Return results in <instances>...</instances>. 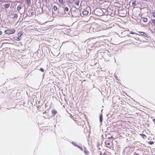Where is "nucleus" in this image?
I'll list each match as a JSON object with an SVG mask.
<instances>
[{
  "label": "nucleus",
  "mask_w": 155,
  "mask_h": 155,
  "mask_svg": "<svg viewBox=\"0 0 155 155\" xmlns=\"http://www.w3.org/2000/svg\"><path fill=\"white\" fill-rule=\"evenodd\" d=\"M105 144L106 147L110 149H112L113 148V144L112 142L110 140L106 141Z\"/></svg>",
  "instance_id": "1"
},
{
  "label": "nucleus",
  "mask_w": 155,
  "mask_h": 155,
  "mask_svg": "<svg viewBox=\"0 0 155 155\" xmlns=\"http://www.w3.org/2000/svg\"><path fill=\"white\" fill-rule=\"evenodd\" d=\"M15 31V30L14 29H8L5 30V33L7 34H12L14 33Z\"/></svg>",
  "instance_id": "2"
},
{
  "label": "nucleus",
  "mask_w": 155,
  "mask_h": 155,
  "mask_svg": "<svg viewBox=\"0 0 155 155\" xmlns=\"http://www.w3.org/2000/svg\"><path fill=\"white\" fill-rule=\"evenodd\" d=\"M76 123L78 125H79L82 127H83L85 124L84 121L81 119H79L78 120H76Z\"/></svg>",
  "instance_id": "3"
},
{
  "label": "nucleus",
  "mask_w": 155,
  "mask_h": 155,
  "mask_svg": "<svg viewBox=\"0 0 155 155\" xmlns=\"http://www.w3.org/2000/svg\"><path fill=\"white\" fill-rule=\"evenodd\" d=\"M88 11L86 10H84L82 14L83 15L86 16L88 15Z\"/></svg>",
  "instance_id": "4"
},
{
  "label": "nucleus",
  "mask_w": 155,
  "mask_h": 155,
  "mask_svg": "<svg viewBox=\"0 0 155 155\" xmlns=\"http://www.w3.org/2000/svg\"><path fill=\"white\" fill-rule=\"evenodd\" d=\"M139 34L145 37H146L147 36L146 34L143 32H139Z\"/></svg>",
  "instance_id": "5"
},
{
  "label": "nucleus",
  "mask_w": 155,
  "mask_h": 155,
  "mask_svg": "<svg viewBox=\"0 0 155 155\" xmlns=\"http://www.w3.org/2000/svg\"><path fill=\"white\" fill-rule=\"evenodd\" d=\"M51 112L53 116H54L57 113V111L55 110H52Z\"/></svg>",
  "instance_id": "6"
},
{
  "label": "nucleus",
  "mask_w": 155,
  "mask_h": 155,
  "mask_svg": "<svg viewBox=\"0 0 155 155\" xmlns=\"http://www.w3.org/2000/svg\"><path fill=\"white\" fill-rule=\"evenodd\" d=\"M75 4L77 6H79V0H76L75 2Z\"/></svg>",
  "instance_id": "7"
},
{
  "label": "nucleus",
  "mask_w": 155,
  "mask_h": 155,
  "mask_svg": "<svg viewBox=\"0 0 155 155\" xmlns=\"http://www.w3.org/2000/svg\"><path fill=\"white\" fill-rule=\"evenodd\" d=\"M22 35V33L21 31H20L18 32V36L19 38Z\"/></svg>",
  "instance_id": "8"
},
{
  "label": "nucleus",
  "mask_w": 155,
  "mask_h": 155,
  "mask_svg": "<svg viewBox=\"0 0 155 155\" xmlns=\"http://www.w3.org/2000/svg\"><path fill=\"white\" fill-rule=\"evenodd\" d=\"M14 39L16 41H19L20 40L19 38L18 37H15L14 38Z\"/></svg>",
  "instance_id": "9"
},
{
  "label": "nucleus",
  "mask_w": 155,
  "mask_h": 155,
  "mask_svg": "<svg viewBox=\"0 0 155 155\" xmlns=\"http://www.w3.org/2000/svg\"><path fill=\"white\" fill-rule=\"evenodd\" d=\"M143 21L144 22H146L147 21V18L145 17H143Z\"/></svg>",
  "instance_id": "10"
},
{
  "label": "nucleus",
  "mask_w": 155,
  "mask_h": 155,
  "mask_svg": "<svg viewBox=\"0 0 155 155\" xmlns=\"http://www.w3.org/2000/svg\"><path fill=\"white\" fill-rule=\"evenodd\" d=\"M27 4L29 5L31 4V2L30 0H26Z\"/></svg>",
  "instance_id": "11"
},
{
  "label": "nucleus",
  "mask_w": 155,
  "mask_h": 155,
  "mask_svg": "<svg viewBox=\"0 0 155 155\" xmlns=\"http://www.w3.org/2000/svg\"><path fill=\"white\" fill-rule=\"evenodd\" d=\"M58 2L61 5H63V4L64 2L63 0H58Z\"/></svg>",
  "instance_id": "12"
},
{
  "label": "nucleus",
  "mask_w": 155,
  "mask_h": 155,
  "mask_svg": "<svg viewBox=\"0 0 155 155\" xmlns=\"http://www.w3.org/2000/svg\"><path fill=\"white\" fill-rule=\"evenodd\" d=\"M10 5L9 3H7L5 4V8H8L10 6Z\"/></svg>",
  "instance_id": "13"
},
{
  "label": "nucleus",
  "mask_w": 155,
  "mask_h": 155,
  "mask_svg": "<svg viewBox=\"0 0 155 155\" xmlns=\"http://www.w3.org/2000/svg\"><path fill=\"white\" fill-rule=\"evenodd\" d=\"M74 0H68V2L69 3H72L74 2Z\"/></svg>",
  "instance_id": "14"
},
{
  "label": "nucleus",
  "mask_w": 155,
  "mask_h": 155,
  "mask_svg": "<svg viewBox=\"0 0 155 155\" xmlns=\"http://www.w3.org/2000/svg\"><path fill=\"white\" fill-rule=\"evenodd\" d=\"M100 120L101 122H102L103 120L102 115V114L100 116Z\"/></svg>",
  "instance_id": "15"
},
{
  "label": "nucleus",
  "mask_w": 155,
  "mask_h": 155,
  "mask_svg": "<svg viewBox=\"0 0 155 155\" xmlns=\"http://www.w3.org/2000/svg\"><path fill=\"white\" fill-rule=\"evenodd\" d=\"M152 15L153 17L155 18V10H153L152 11Z\"/></svg>",
  "instance_id": "16"
},
{
  "label": "nucleus",
  "mask_w": 155,
  "mask_h": 155,
  "mask_svg": "<svg viewBox=\"0 0 155 155\" xmlns=\"http://www.w3.org/2000/svg\"><path fill=\"white\" fill-rule=\"evenodd\" d=\"M141 135L142 137L144 139H145L147 137L146 135L144 134H141Z\"/></svg>",
  "instance_id": "17"
},
{
  "label": "nucleus",
  "mask_w": 155,
  "mask_h": 155,
  "mask_svg": "<svg viewBox=\"0 0 155 155\" xmlns=\"http://www.w3.org/2000/svg\"><path fill=\"white\" fill-rule=\"evenodd\" d=\"M152 24H153V25H155V19H153L152 20Z\"/></svg>",
  "instance_id": "18"
},
{
  "label": "nucleus",
  "mask_w": 155,
  "mask_h": 155,
  "mask_svg": "<svg viewBox=\"0 0 155 155\" xmlns=\"http://www.w3.org/2000/svg\"><path fill=\"white\" fill-rule=\"evenodd\" d=\"M148 144H149L150 145H152L153 144L154 142L153 141H150L148 142Z\"/></svg>",
  "instance_id": "19"
},
{
  "label": "nucleus",
  "mask_w": 155,
  "mask_h": 155,
  "mask_svg": "<svg viewBox=\"0 0 155 155\" xmlns=\"http://www.w3.org/2000/svg\"><path fill=\"white\" fill-rule=\"evenodd\" d=\"M53 9H54V11H56L57 10V6H54Z\"/></svg>",
  "instance_id": "20"
},
{
  "label": "nucleus",
  "mask_w": 155,
  "mask_h": 155,
  "mask_svg": "<svg viewBox=\"0 0 155 155\" xmlns=\"http://www.w3.org/2000/svg\"><path fill=\"white\" fill-rule=\"evenodd\" d=\"M64 10L65 11H66V12H68V8L67 7H66L64 8Z\"/></svg>",
  "instance_id": "21"
},
{
  "label": "nucleus",
  "mask_w": 155,
  "mask_h": 155,
  "mask_svg": "<svg viewBox=\"0 0 155 155\" xmlns=\"http://www.w3.org/2000/svg\"><path fill=\"white\" fill-rule=\"evenodd\" d=\"M84 152L86 154H87L89 153V152L86 150H84Z\"/></svg>",
  "instance_id": "22"
},
{
  "label": "nucleus",
  "mask_w": 155,
  "mask_h": 155,
  "mask_svg": "<svg viewBox=\"0 0 155 155\" xmlns=\"http://www.w3.org/2000/svg\"><path fill=\"white\" fill-rule=\"evenodd\" d=\"M14 18H17L18 17V15L17 14H14Z\"/></svg>",
  "instance_id": "23"
},
{
  "label": "nucleus",
  "mask_w": 155,
  "mask_h": 155,
  "mask_svg": "<svg viewBox=\"0 0 155 155\" xmlns=\"http://www.w3.org/2000/svg\"><path fill=\"white\" fill-rule=\"evenodd\" d=\"M41 71L43 72L44 71V70L42 68H40V70Z\"/></svg>",
  "instance_id": "24"
},
{
  "label": "nucleus",
  "mask_w": 155,
  "mask_h": 155,
  "mask_svg": "<svg viewBox=\"0 0 155 155\" xmlns=\"http://www.w3.org/2000/svg\"><path fill=\"white\" fill-rule=\"evenodd\" d=\"M130 34H135V33H134V32H132V31H131V32H130Z\"/></svg>",
  "instance_id": "25"
},
{
  "label": "nucleus",
  "mask_w": 155,
  "mask_h": 155,
  "mask_svg": "<svg viewBox=\"0 0 155 155\" xmlns=\"http://www.w3.org/2000/svg\"><path fill=\"white\" fill-rule=\"evenodd\" d=\"M152 120L154 123V124H155V119H153Z\"/></svg>",
  "instance_id": "26"
},
{
  "label": "nucleus",
  "mask_w": 155,
  "mask_h": 155,
  "mask_svg": "<svg viewBox=\"0 0 155 155\" xmlns=\"http://www.w3.org/2000/svg\"><path fill=\"white\" fill-rule=\"evenodd\" d=\"M2 34V31H0V35H1Z\"/></svg>",
  "instance_id": "27"
},
{
  "label": "nucleus",
  "mask_w": 155,
  "mask_h": 155,
  "mask_svg": "<svg viewBox=\"0 0 155 155\" xmlns=\"http://www.w3.org/2000/svg\"><path fill=\"white\" fill-rule=\"evenodd\" d=\"M136 155H139L138 153H136Z\"/></svg>",
  "instance_id": "28"
},
{
  "label": "nucleus",
  "mask_w": 155,
  "mask_h": 155,
  "mask_svg": "<svg viewBox=\"0 0 155 155\" xmlns=\"http://www.w3.org/2000/svg\"><path fill=\"white\" fill-rule=\"evenodd\" d=\"M112 138V136H111V137H109V138Z\"/></svg>",
  "instance_id": "29"
},
{
  "label": "nucleus",
  "mask_w": 155,
  "mask_h": 155,
  "mask_svg": "<svg viewBox=\"0 0 155 155\" xmlns=\"http://www.w3.org/2000/svg\"><path fill=\"white\" fill-rule=\"evenodd\" d=\"M154 155H155V154H154Z\"/></svg>",
  "instance_id": "30"
}]
</instances>
